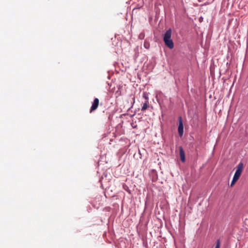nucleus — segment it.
Segmentation results:
<instances>
[{
    "instance_id": "obj_4",
    "label": "nucleus",
    "mask_w": 248,
    "mask_h": 248,
    "mask_svg": "<svg viewBox=\"0 0 248 248\" xmlns=\"http://www.w3.org/2000/svg\"><path fill=\"white\" fill-rule=\"evenodd\" d=\"M179 150L180 159L182 162H184L186 160L185 151L182 146L179 147Z\"/></svg>"
},
{
    "instance_id": "obj_11",
    "label": "nucleus",
    "mask_w": 248,
    "mask_h": 248,
    "mask_svg": "<svg viewBox=\"0 0 248 248\" xmlns=\"http://www.w3.org/2000/svg\"><path fill=\"white\" fill-rule=\"evenodd\" d=\"M236 182L235 181H234V180L232 179L231 184V186H232Z\"/></svg>"
},
{
    "instance_id": "obj_5",
    "label": "nucleus",
    "mask_w": 248,
    "mask_h": 248,
    "mask_svg": "<svg viewBox=\"0 0 248 248\" xmlns=\"http://www.w3.org/2000/svg\"><path fill=\"white\" fill-rule=\"evenodd\" d=\"M165 45L170 49H172L174 47V44L172 39L164 40Z\"/></svg>"
},
{
    "instance_id": "obj_8",
    "label": "nucleus",
    "mask_w": 248,
    "mask_h": 248,
    "mask_svg": "<svg viewBox=\"0 0 248 248\" xmlns=\"http://www.w3.org/2000/svg\"><path fill=\"white\" fill-rule=\"evenodd\" d=\"M220 240H217V243H216L215 248H220Z\"/></svg>"
},
{
    "instance_id": "obj_3",
    "label": "nucleus",
    "mask_w": 248,
    "mask_h": 248,
    "mask_svg": "<svg viewBox=\"0 0 248 248\" xmlns=\"http://www.w3.org/2000/svg\"><path fill=\"white\" fill-rule=\"evenodd\" d=\"M183 130H184V126L183 124L182 120L181 117H180L179 118V125L178 128V131L180 137H181L183 134Z\"/></svg>"
},
{
    "instance_id": "obj_6",
    "label": "nucleus",
    "mask_w": 248,
    "mask_h": 248,
    "mask_svg": "<svg viewBox=\"0 0 248 248\" xmlns=\"http://www.w3.org/2000/svg\"><path fill=\"white\" fill-rule=\"evenodd\" d=\"M171 29H169L167 30L163 36V40L171 39Z\"/></svg>"
},
{
    "instance_id": "obj_2",
    "label": "nucleus",
    "mask_w": 248,
    "mask_h": 248,
    "mask_svg": "<svg viewBox=\"0 0 248 248\" xmlns=\"http://www.w3.org/2000/svg\"><path fill=\"white\" fill-rule=\"evenodd\" d=\"M243 164L242 162L239 163L236 167V170L234 175L240 177L243 169Z\"/></svg>"
},
{
    "instance_id": "obj_1",
    "label": "nucleus",
    "mask_w": 248,
    "mask_h": 248,
    "mask_svg": "<svg viewBox=\"0 0 248 248\" xmlns=\"http://www.w3.org/2000/svg\"><path fill=\"white\" fill-rule=\"evenodd\" d=\"M99 99L97 98H95L92 103V106L91 107V109L90 110V113H92L93 111L95 110L99 105Z\"/></svg>"
},
{
    "instance_id": "obj_10",
    "label": "nucleus",
    "mask_w": 248,
    "mask_h": 248,
    "mask_svg": "<svg viewBox=\"0 0 248 248\" xmlns=\"http://www.w3.org/2000/svg\"><path fill=\"white\" fill-rule=\"evenodd\" d=\"M239 177L234 175L232 179L234 180V181H235L236 182H237V181L239 179Z\"/></svg>"
},
{
    "instance_id": "obj_7",
    "label": "nucleus",
    "mask_w": 248,
    "mask_h": 248,
    "mask_svg": "<svg viewBox=\"0 0 248 248\" xmlns=\"http://www.w3.org/2000/svg\"><path fill=\"white\" fill-rule=\"evenodd\" d=\"M148 101H146V102L143 104V106L141 108V110L144 111L146 110L148 107Z\"/></svg>"
},
{
    "instance_id": "obj_9",
    "label": "nucleus",
    "mask_w": 248,
    "mask_h": 248,
    "mask_svg": "<svg viewBox=\"0 0 248 248\" xmlns=\"http://www.w3.org/2000/svg\"><path fill=\"white\" fill-rule=\"evenodd\" d=\"M143 97L146 100V101H148V94L146 93H143Z\"/></svg>"
}]
</instances>
